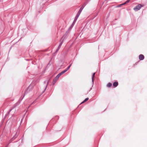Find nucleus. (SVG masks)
<instances>
[{
    "label": "nucleus",
    "instance_id": "obj_1",
    "mask_svg": "<svg viewBox=\"0 0 147 147\" xmlns=\"http://www.w3.org/2000/svg\"><path fill=\"white\" fill-rule=\"evenodd\" d=\"M35 85V84L34 83L32 82L31 83L25 90L24 93L25 94H27L30 91H31Z\"/></svg>",
    "mask_w": 147,
    "mask_h": 147
},
{
    "label": "nucleus",
    "instance_id": "obj_2",
    "mask_svg": "<svg viewBox=\"0 0 147 147\" xmlns=\"http://www.w3.org/2000/svg\"><path fill=\"white\" fill-rule=\"evenodd\" d=\"M62 75V74H61V73L60 72L58 74L57 76L54 78L52 82V84L53 86L55 84L59 77Z\"/></svg>",
    "mask_w": 147,
    "mask_h": 147
},
{
    "label": "nucleus",
    "instance_id": "obj_3",
    "mask_svg": "<svg viewBox=\"0 0 147 147\" xmlns=\"http://www.w3.org/2000/svg\"><path fill=\"white\" fill-rule=\"evenodd\" d=\"M143 6V5L140 4H139L134 8V10L135 11H137L139 10Z\"/></svg>",
    "mask_w": 147,
    "mask_h": 147
},
{
    "label": "nucleus",
    "instance_id": "obj_4",
    "mask_svg": "<svg viewBox=\"0 0 147 147\" xmlns=\"http://www.w3.org/2000/svg\"><path fill=\"white\" fill-rule=\"evenodd\" d=\"M71 29H70L69 28L68 29V30L67 31L64 35L63 36H62V38H63V40L65 38L66 36L68 34L70 30Z\"/></svg>",
    "mask_w": 147,
    "mask_h": 147
},
{
    "label": "nucleus",
    "instance_id": "obj_5",
    "mask_svg": "<svg viewBox=\"0 0 147 147\" xmlns=\"http://www.w3.org/2000/svg\"><path fill=\"white\" fill-rule=\"evenodd\" d=\"M63 40H62V41L60 42V44H59V46H58L57 49L55 51V53H57L59 50V49L60 48L61 46L62 43H63Z\"/></svg>",
    "mask_w": 147,
    "mask_h": 147
},
{
    "label": "nucleus",
    "instance_id": "obj_6",
    "mask_svg": "<svg viewBox=\"0 0 147 147\" xmlns=\"http://www.w3.org/2000/svg\"><path fill=\"white\" fill-rule=\"evenodd\" d=\"M139 59L140 61L143 60L144 59V56L142 54H140L139 56Z\"/></svg>",
    "mask_w": 147,
    "mask_h": 147
},
{
    "label": "nucleus",
    "instance_id": "obj_7",
    "mask_svg": "<svg viewBox=\"0 0 147 147\" xmlns=\"http://www.w3.org/2000/svg\"><path fill=\"white\" fill-rule=\"evenodd\" d=\"M118 82L117 81H115V82H114L113 84V86L114 88L118 86Z\"/></svg>",
    "mask_w": 147,
    "mask_h": 147
},
{
    "label": "nucleus",
    "instance_id": "obj_8",
    "mask_svg": "<svg viewBox=\"0 0 147 147\" xmlns=\"http://www.w3.org/2000/svg\"><path fill=\"white\" fill-rule=\"evenodd\" d=\"M85 6V5H84V4L82 5L81 6V7L80 8V9L79 10L78 12L79 13H81V12L82 11V10L84 9V8Z\"/></svg>",
    "mask_w": 147,
    "mask_h": 147
},
{
    "label": "nucleus",
    "instance_id": "obj_9",
    "mask_svg": "<svg viewBox=\"0 0 147 147\" xmlns=\"http://www.w3.org/2000/svg\"><path fill=\"white\" fill-rule=\"evenodd\" d=\"M18 135H17V132L13 136L12 138L10 140L11 142H12L18 136Z\"/></svg>",
    "mask_w": 147,
    "mask_h": 147
},
{
    "label": "nucleus",
    "instance_id": "obj_10",
    "mask_svg": "<svg viewBox=\"0 0 147 147\" xmlns=\"http://www.w3.org/2000/svg\"><path fill=\"white\" fill-rule=\"evenodd\" d=\"M76 20H76L75 19H74V21H73V22H72L71 25V26L69 27V28L70 29L72 28H73V26H74V25L76 22Z\"/></svg>",
    "mask_w": 147,
    "mask_h": 147
},
{
    "label": "nucleus",
    "instance_id": "obj_11",
    "mask_svg": "<svg viewBox=\"0 0 147 147\" xmlns=\"http://www.w3.org/2000/svg\"><path fill=\"white\" fill-rule=\"evenodd\" d=\"M95 73H93L92 75V87H93V84L94 83V80L93 78H95Z\"/></svg>",
    "mask_w": 147,
    "mask_h": 147
},
{
    "label": "nucleus",
    "instance_id": "obj_12",
    "mask_svg": "<svg viewBox=\"0 0 147 147\" xmlns=\"http://www.w3.org/2000/svg\"><path fill=\"white\" fill-rule=\"evenodd\" d=\"M47 84H46V85L45 87V88L44 90L43 91V92H42V93H43L45 91V90H46V89H47V87L48 86V84H49V82H50V79H49L48 80H47Z\"/></svg>",
    "mask_w": 147,
    "mask_h": 147
},
{
    "label": "nucleus",
    "instance_id": "obj_13",
    "mask_svg": "<svg viewBox=\"0 0 147 147\" xmlns=\"http://www.w3.org/2000/svg\"><path fill=\"white\" fill-rule=\"evenodd\" d=\"M20 103V101L18 100L14 105V107H16Z\"/></svg>",
    "mask_w": 147,
    "mask_h": 147
},
{
    "label": "nucleus",
    "instance_id": "obj_14",
    "mask_svg": "<svg viewBox=\"0 0 147 147\" xmlns=\"http://www.w3.org/2000/svg\"><path fill=\"white\" fill-rule=\"evenodd\" d=\"M80 13H79L78 12L77 13L75 18L74 19H75L76 20H77V19H78V18L80 14Z\"/></svg>",
    "mask_w": 147,
    "mask_h": 147
},
{
    "label": "nucleus",
    "instance_id": "obj_15",
    "mask_svg": "<svg viewBox=\"0 0 147 147\" xmlns=\"http://www.w3.org/2000/svg\"><path fill=\"white\" fill-rule=\"evenodd\" d=\"M125 5V2L123 3H122L121 4H120L118 5H117V6H116V7H121V6L123 5Z\"/></svg>",
    "mask_w": 147,
    "mask_h": 147
},
{
    "label": "nucleus",
    "instance_id": "obj_16",
    "mask_svg": "<svg viewBox=\"0 0 147 147\" xmlns=\"http://www.w3.org/2000/svg\"><path fill=\"white\" fill-rule=\"evenodd\" d=\"M89 99L88 98H86L81 103V104L84 103L87 101Z\"/></svg>",
    "mask_w": 147,
    "mask_h": 147
},
{
    "label": "nucleus",
    "instance_id": "obj_17",
    "mask_svg": "<svg viewBox=\"0 0 147 147\" xmlns=\"http://www.w3.org/2000/svg\"><path fill=\"white\" fill-rule=\"evenodd\" d=\"M68 70L66 68L64 70H63V71H62L61 72V74H63L64 73H65V72L67 71Z\"/></svg>",
    "mask_w": 147,
    "mask_h": 147
},
{
    "label": "nucleus",
    "instance_id": "obj_18",
    "mask_svg": "<svg viewBox=\"0 0 147 147\" xmlns=\"http://www.w3.org/2000/svg\"><path fill=\"white\" fill-rule=\"evenodd\" d=\"M112 85V83L109 82V83L107 84V87H108V88H110L111 87Z\"/></svg>",
    "mask_w": 147,
    "mask_h": 147
},
{
    "label": "nucleus",
    "instance_id": "obj_19",
    "mask_svg": "<svg viewBox=\"0 0 147 147\" xmlns=\"http://www.w3.org/2000/svg\"><path fill=\"white\" fill-rule=\"evenodd\" d=\"M25 94H24V96H23V97H21L20 98V99L19 100H20V102H21V101L22 100L23 98L24 97V96L25 95Z\"/></svg>",
    "mask_w": 147,
    "mask_h": 147
},
{
    "label": "nucleus",
    "instance_id": "obj_20",
    "mask_svg": "<svg viewBox=\"0 0 147 147\" xmlns=\"http://www.w3.org/2000/svg\"><path fill=\"white\" fill-rule=\"evenodd\" d=\"M72 63L70 64L69 65V66L67 68V69L68 70L70 68V67H71V65H72Z\"/></svg>",
    "mask_w": 147,
    "mask_h": 147
},
{
    "label": "nucleus",
    "instance_id": "obj_21",
    "mask_svg": "<svg viewBox=\"0 0 147 147\" xmlns=\"http://www.w3.org/2000/svg\"><path fill=\"white\" fill-rule=\"evenodd\" d=\"M130 1V0H127L125 2V3L126 4L127 3H129Z\"/></svg>",
    "mask_w": 147,
    "mask_h": 147
},
{
    "label": "nucleus",
    "instance_id": "obj_22",
    "mask_svg": "<svg viewBox=\"0 0 147 147\" xmlns=\"http://www.w3.org/2000/svg\"><path fill=\"white\" fill-rule=\"evenodd\" d=\"M55 119L57 120H58L59 119V117L58 116H56L55 117Z\"/></svg>",
    "mask_w": 147,
    "mask_h": 147
},
{
    "label": "nucleus",
    "instance_id": "obj_23",
    "mask_svg": "<svg viewBox=\"0 0 147 147\" xmlns=\"http://www.w3.org/2000/svg\"><path fill=\"white\" fill-rule=\"evenodd\" d=\"M8 115V114H7V113H6L5 115V117H4V119Z\"/></svg>",
    "mask_w": 147,
    "mask_h": 147
},
{
    "label": "nucleus",
    "instance_id": "obj_24",
    "mask_svg": "<svg viewBox=\"0 0 147 147\" xmlns=\"http://www.w3.org/2000/svg\"><path fill=\"white\" fill-rule=\"evenodd\" d=\"M34 103V102H33L32 103H31L29 106L28 107V109L31 106V105H32V104H33V103Z\"/></svg>",
    "mask_w": 147,
    "mask_h": 147
},
{
    "label": "nucleus",
    "instance_id": "obj_25",
    "mask_svg": "<svg viewBox=\"0 0 147 147\" xmlns=\"http://www.w3.org/2000/svg\"><path fill=\"white\" fill-rule=\"evenodd\" d=\"M92 89V88H91L90 89H89V90L88 91V92H87V93H88V92H90L91 90Z\"/></svg>",
    "mask_w": 147,
    "mask_h": 147
},
{
    "label": "nucleus",
    "instance_id": "obj_26",
    "mask_svg": "<svg viewBox=\"0 0 147 147\" xmlns=\"http://www.w3.org/2000/svg\"><path fill=\"white\" fill-rule=\"evenodd\" d=\"M92 89V88H91L90 89H89V90L88 91V92H87V93H88V92H90L91 90Z\"/></svg>",
    "mask_w": 147,
    "mask_h": 147
},
{
    "label": "nucleus",
    "instance_id": "obj_27",
    "mask_svg": "<svg viewBox=\"0 0 147 147\" xmlns=\"http://www.w3.org/2000/svg\"><path fill=\"white\" fill-rule=\"evenodd\" d=\"M47 81V80L44 81V84H45L46 83Z\"/></svg>",
    "mask_w": 147,
    "mask_h": 147
},
{
    "label": "nucleus",
    "instance_id": "obj_28",
    "mask_svg": "<svg viewBox=\"0 0 147 147\" xmlns=\"http://www.w3.org/2000/svg\"><path fill=\"white\" fill-rule=\"evenodd\" d=\"M25 60H26L27 61H30V60L28 59H25Z\"/></svg>",
    "mask_w": 147,
    "mask_h": 147
},
{
    "label": "nucleus",
    "instance_id": "obj_29",
    "mask_svg": "<svg viewBox=\"0 0 147 147\" xmlns=\"http://www.w3.org/2000/svg\"><path fill=\"white\" fill-rule=\"evenodd\" d=\"M10 112L11 111H9L8 112V113H7L8 114H9L10 113Z\"/></svg>",
    "mask_w": 147,
    "mask_h": 147
},
{
    "label": "nucleus",
    "instance_id": "obj_30",
    "mask_svg": "<svg viewBox=\"0 0 147 147\" xmlns=\"http://www.w3.org/2000/svg\"><path fill=\"white\" fill-rule=\"evenodd\" d=\"M12 110V109H10L9 111H11V110Z\"/></svg>",
    "mask_w": 147,
    "mask_h": 147
},
{
    "label": "nucleus",
    "instance_id": "obj_31",
    "mask_svg": "<svg viewBox=\"0 0 147 147\" xmlns=\"http://www.w3.org/2000/svg\"><path fill=\"white\" fill-rule=\"evenodd\" d=\"M32 64H34L35 65V64H34V63H33V62H32Z\"/></svg>",
    "mask_w": 147,
    "mask_h": 147
},
{
    "label": "nucleus",
    "instance_id": "obj_32",
    "mask_svg": "<svg viewBox=\"0 0 147 147\" xmlns=\"http://www.w3.org/2000/svg\"><path fill=\"white\" fill-rule=\"evenodd\" d=\"M40 11H39V13H40Z\"/></svg>",
    "mask_w": 147,
    "mask_h": 147
},
{
    "label": "nucleus",
    "instance_id": "obj_33",
    "mask_svg": "<svg viewBox=\"0 0 147 147\" xmlns=\"http://www.w3.org/2000/svg\"><path fill=\"white\" fill-rule=\"evenodd\" d=\"M117 20V19H115V20Z\"/></svg>",
    "mask_w": 147,
    "mask_h": 147
},
{
    "label": "nucleus",
    "instance_id": "obj_34",
    "mask_svg": "<svg viewBox=\"0 0 147 147\" xmlns=\"http://www.w3.org/2000/svg\"><path fill=\"white\" fill-rule=\"evenodd\" d=\"M11 47L10 48V49H11Z\"/></svg>",
    "mask_w": 147,
    "mask_h": 147
},
{
    "label": "nucleus",
    "instance_id": "obj_35",
    "mask_svg": "<svg viewBox=\"0 0 147 147\" xmlns=\"http://www.w3.org/2000/svg\"><path fill=\"white\" fill-rule=\"evenodd\" d=\"M49 63L48 64V65H49Z\"/></svg>",
    "mask_w": 147,
    "mask_h": 147
}]
</instances>
